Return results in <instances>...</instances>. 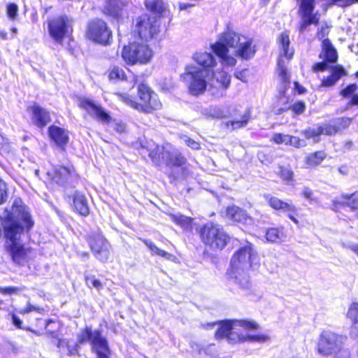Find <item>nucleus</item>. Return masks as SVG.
<instances>
[{"instance_id":"f257e3e1","label":"nucleus","mask_w":358,"mask_h":358,"mask_svg":"<svg viewBox=\"0 0 358 358\" xmlns=\"http://www.w3.org/2000/svg\"><path fill=\"white\" fill-rule=\"evenodd\" d=\"M19 203L20 201H15L11 211L6 210L1 220L7 239L6 250L15 264L24 266L34 257V252L24 248L20 237L24 229L29 230L32 227L34 222L26 208Z\"/></svg>"},{"instance_id":"f03ea898","label":"nucleus","mask_w":358,"mask_h":358,"mask_svg":"<svg viewBox=\"0 0 358 358\" xmlns=\"http://www.w3.org/2000/svg\"><path fill=\"white\" fill-rule=\"evenodd\" d=\"M210 47L225 67H233L237 62L236 57L229 55V49L234 50L235 56L245 60L253 57L256 52L252 38L236 33L229 27L220 34L217 41Z\"/></svg>"},{"instance_id":"7ed1b4c3","label":"nucleus","mask_w":358,"mask_h":358,"mask_svg":"<svg viewBox=\"0 0 358 358\" xmlns=\"http://www.w3.org/2000/svg\"><path fill=\"white\" fill-rule=\"evenodd\" d=\"M219 325L215 337L218 339L226 338L230 343L245 342L265 343L269 341V336L265 334H252V330H257L259 326L255 321L248 320H226L219 323L207 324L205 329Z\"/></svg>"},{"instance_id":"20e7f679","label":"nucleus","mask_w":358,"mask_h":358,"mask_svg":"<svg viewBox=\"0 0 358 358\" xmlns=\"http://www.w3.org/2000/svg\"><path fill=\"white\" fill-rule=\"evenodd\" d=\"M183 80L188 85L191 94L197 96L203 94L209 86V90L222 87L227 90L230 85V76L224 71H214L194 66H187L182 75ZM213 94L215 92L212 91Z\"/></svg>"},{"instance_id":"39448f33","label":"nucleus","mask_w":358,"mask_h":358,"mask_svg":"<svg viewBox=\"0 0 358 358\" xmlns=\"http://www.w3.org/2000/svg\"><path fill=\"white\" fill-rule=\"evenodd\" d=\"M258 260V255L251 243L241 246L231 257L227 275L230 280L242 288L249 287V271L252 264Z\"/></svg>"},{"instance_id":"423d86ee","label":"nucleus","mask_w":358,"mask_h":358,"mask_svg":"<svg viewBox=\"0 0 358 358\" xmlns=\"http://www.w3.org/2000/svg\"><path fill=\"white\" fill-rule=\"evenodd\" d=\"M120 101L136 110L150 113L153 110H159L162 103L158 96L148 85L141 84L138 87V96L140 103H137L127 94H116Z\"/></svg>"},{"instance_id":"0eeeda50","label":"nucleus","mask_w":358,"mask_h":358,"mask_svg":"<svg viewBox=\"0 0 358 358\" xmlns=\"http://www.w3.org/2000/svg\"><path fill=\"white\" fill-rule=\"evenodd\" d=\"M203 243L212 250H222L227 244L229 237L219 225L209 222L200 229Z\"/></svg>"},{"instance_id":"6e6552de","label":"nucleus","mask_w":358,"mask_h":358,"mask_svg":"<svg viewBox=\"0 0 358 358\" xmlns=\"http://www.w3.org/2000/svg\"><path fill=\"white\" fill-rule=\"evenodd\" d=\"M153 55L152 50L145 43H133L124 46L122 51L123 60L130 65L148 64Z\"/></svg>"},{"instance_id":"1a4fd4ad","label":"nucleus","mask_w":358,"mask_h":358,"mask_svg":"<svg viewBox=\"0 0 358 358\" xmlns=\"http://www.w3.org/2000/svg\"><path fill=\"white\" fill-rule=\"evenodd\" d=\"M345 338L329 330H324L319 336L316 350L322 356H329L343 347Z\"/></svg>"},{"instance_id":"9d476101","label":"nucleus","mask_w":358,"mask_h":358,"mask_svg":"<svg viewBox=\"0 0 358 358\" xmlns=\"http://www.w3.org/2000/svg\"><path fill=\"white\" fill-rule=\"evenodd\" d=\"M48 31L55 43L62 45L72 32V20L63 15L54 17L48 22Z\"/></svg>"},{"instance_id":"9b49d317","label":"nucleus","mask_w":358,"mask_h":358,"mask_svg":"<svg viewBox=\"0 0 358 358\" xmlns=\"http://www.w3.org/2000/svg\"><path fill=\"white\" fill-rule=\"evenodd\" d=\"M280 48V58L278 63L277 74L283 84H289V75L287 73L283 57L290 59L294 55V50L289 48L290 41L289 35L283 32L278 38Z\"/></svg>"},{"instance_id":"f8f14e48","label":"nucleus","mask_w":358,"mask_h":358,"mask_svg":"<svg viewBox=\"0 0 358 358\" xmlns=\"http://www.w3.org/2000/svg\"><path fill=\"white\" fill-rule=\"evenodd\" d=\"M149 155L155 163L160 162L161 159L171 166H180L185 163V158L177 152L173 151L169 144L162 147L156 146L155 150L150 151Z\"/></svg>"},{"instance_id":"ddd939ff","label":"nucleus","mask_w":358,"mask_h":358,"mask_svg":"<svg viewBox=\"0 0 358 358\" xmlns=\"http://www.w3.org/2000/svg\"><path fill=\"white\" fill-rule=\"evenodd\" d=\"M159 25L157 20L148 14L139 16L135 23V31L145 40L151 39L157 34Z\"/></svg>"},{"instance_id":"4468645a","label":"nucleus","mask_w":358,"mask_h":358,"mask_svg":"<svg viewBox=\"0 0 358 358\" xmlns=\"http://www.w3.org/2000/svg\"><path fill=\"white\" fill-rule=\"evenodd\" d=\"M87 36L94 42L106 44L112 36V31L103 20L95 19L89 23Z\"/></svg>"},{"instance_id":"2eb2a0df","label":"nucleus","mask_w":358,"mask_h":358,"mask_svg":"<svg viewBox=\"0 0 358 358\" xmlns=\"http://www.w3.org/2000/svg\"><path fill=\"white\" fill-rule=\"evenodd\" d=\"M300 1L299 12L301 23L300 33L304 32L311 24H317L320 20V15L313 13L315 8V0H299Z\"/></svg>"},{"instance_id":"dca6fc26","label":"nucleus","mask_w":358,"mask_h":358,"mask_svg":"<svg viewBox=\"0 0 358 358\" xmlns=\"http://www.w3.org/2000/svg\"><path fill=\"white\" fill-rule=\"evenodd\" d=\"M89 243L96 258L101 262H106L109 258V245L100 234L90 237Z\"/></svg>"},{"instance_id":"f3484780","label":"nucleus","mask_w":358,"mask_h":358,"mask_svg":"<svg viewBox=\"0 0 358 358\" xmlns=\"http://www.w3.org/2000/svg\"><path fill=\"white\" fill-rule=\"evenodd\" d=\"M79 106L80 108L85 110L90 115L95 117L103 124H108L112 120L110 115L106 113L102 107L95 104L91 100L86 99H81Z\"/></svg>"},{"instance_id":"a211bd4d","label":"nucleus","mask_w":358,"mask_h":358,"mask_svg":"<svg viewBox=\"0 0 358 358\" xmlns=\"http://www.w3.org/2000/svg\"><path fill=\"white\" fill-rule=\"evenodd\" d=\"M127 6L128 3L122 0H106L103 11L107 15L119 19L127 14Z\"/></svg>"},{"instance_id":"6ab92c4d","label":"nucleus","mask_w":358,"mask_h":358,"mask_svg":"<svg viewBox=\"0 0 358 358\" xmlns=\"http://www.w3.org/2000/svg\"><path fill=\"white\" fill-rule=\"evenodd\" d=\"M342 206L349 207L352 212L358 215V194H342L333 200L334 210H338Z\"/></svg>"},{"instance_id":"aec40b11","label":"nucleus","mask_w":358,"mask_h":358,"mask_svg":"<svg viewBox=\"0 0 358 358\" xmlns=\"http://www.w3.org/2000/svg\"><path fill=\"white\" fill-rule=\"evenodd\" d=\"M92 350L97 358H110V350L106 339L101 336L99 331L95 330V335L92 343Z\"/></svg>"},{"instance_id":"412c9836","label":"nucleus","mask_w":358,"mask_h":358,"mask_svg":"<svg viewBox=\"0 0 358 358\" xmlns=\"http://www.w3.org/2000/svg\"><path fill=\"white\" fill-rule=\"evenodd\" d=\"M33 123L38 127H44L51 120L49 113L43 108L38 105H34L29 108Z\"/></svg>"},{"instance_id":"4be33fe9","label":"nucleus","mask_w":358,"mask_h":358,"mask_svg":"<svg viewBox=\"0 0 358 358\" xmlns=\"http://www.w3.org/2000/svg\"><path fill=\"white\" fill-rule=\"evenodd\" d=\"M71 174V169L60 166L54 167L52 171H48L47 172V175L49 176L50 180L61 185L66 182Z\"/></svg>"},{"instance_id":"5701e85b","label":"nucleus","mask_w":358,"mask_h":358,"mask_svg":"<svg viewBox=\"0 0 358 358\" xmlns=\"http://www.w3.org/2000/svg\"><path fill=\"white\" fill-rule=\"evenodd\" d=\"M227 217L239 223L245 224L252 223V218L247 215L244 210L237 206L228 207L227 208Z\"/></svg>"},{"instance_id":"b1692460","label":"nucleus","mask_w":358,"mask_h":358,"mask_svg":"<svg viewBox=\"0 0 358 358\" xmlns=\"http://www.w3.org/2000/svg\"><path fill=\"white\" fill-rule=\"evenodd\" d=\"M48 132L50 138L57 145L62 146L68 142L69 136L65 129L57 126L52 125L49 127Z\"/></svg>"},{"instance_id":"393cba45","label":"nucleus","mask_w":358,"mask_h":358,"mask_svg":"<svg viewBox=\"0 0 358 358\" xmlns=\"http://www.w3.org/2000/svg\"><path fill=\"white\" fill-rule=\"evenodd\" d=\"M347 317L351 321L350 334L358 338V303H352L347 312Z\"/></svg>"},{"instance_id":"a878e982","label":"nucleus","mask_w":358,"mask_h":358,"mask_svg":"<svg viewBox=\"0 0 358 358\" xmlns=\"http://www.w3.org/2000/svg\"><path fill=\"white\" fill-rule=\"evenodd\" d=\"M264 198L268 201L269 206L275 210H282V212L294 211V206L290 203L285 202L277 197L270 195H264Z\"/></svg>"},{"instance_id":"bb28decb","label":"nucleus","mask_w":358,"mask_h":358,"mask_svg":"<svg viewBox=\"0 0 358 358\" xmlns=\"http://www.w3.org/2000/svg\"><path fill=\"white\" fill-rule=\"evenodd\" d=\"M73 204L80 215L86 216L90 213V209L85 196L80 192H76L73 195Z\"/></svg>"},{"instance_id":"cd10ccee","label":"nucleus","mask_w":358,"mask_h":358,"mask_svg":"<svg viewBox=\"0 0 358 358\" xmlns=\"http://www.w3.org/2000/svg\"><path fill=\"white\" fill-rule=\"evenodd\" d=\"M145 6L148 10L160 17L166 16L169 13L162 0H145Z\"/></svg>"},{"instance_id":"c85d7f7f","label":"nucleus","mask_w":358,"mask_h":358,"mask_svg":"<svg viewBox=\"0 0 358 358\" xmlns=\"http://www.w3.org/2000/svg\"><path fill=\"white\" fill-rule=\"evenodd\" d=\"M194 60L203 69H210L215 65V60L213 56L206 52H196L193 56Z\"/></svg>"},{"instance_id":"c756f323","label":"nucleus","mask_w":358,"mask_h":358,"mask_svg":"<svg viewBox=\"0 0 358 358\" xmlns=\"http://www.w3.org/2000/svg\"><path fill=\"white\" fill-rule=\"evenodd\" d=\"M320 57L324 58L329 62L333 63L336 62L337 60V52L328 39H324L322 41V51Z\"/></svg>"},{"instance_id":"7c9ffc66","label":"nucleus","mask_w":358,"mask_h":358,"mask_svg":"<svg viewBox=\"0 0 358 358\" xmlns=\"http://www.w3.org/2000/svg\"><path fill=\"white\" fill-rule=\"evenodd\" d=\"M345 74V69L342 66H336L332 68L331 75L322 80V85L324 87L333 86Z\"/></svg>"},{"instance_id":"2f4dec72","label":"nucleus","mask_w":358,"mask_h":358,"mask_svg":"<svg viewBox=\"0 0 358 358\" xmlns=\"http://www.w3.org/2000/svg\"><path fill=\"white\" fill-rule=\"evenodd\" d=\"M265 238L270 243H281L285 240L286 235L282 228H270L266 231Z\"/></svg>"},{"instance_id":"473e14b6","label":"nucleus","mask_w":358,"mask_h":358,"mask_svg":"<svg viewBox=\"0 0 358 358\" xmlns=\"http://www.w3.org/2000/svg\"><path fill=\"white\" fill-rule=\"evenodd\" d=\"M327 155L323 151H317L310 154L306 157V166L312 168L318 166L326 158Z\"/></svg>"},{"instance_id":"72a5a7b5","label":"nucleus","mask_w":358,"mask_h":358,"mask_svg":"<svg viewBox=\"0 0 358 358\" xmlns=\"http://www.w3.org/2000/svg\"><path fill=\"white\" fill-rule=\"evenodd\" d=\"M143 242L149 248V249L150 250L153 255L160 256L164 258L165 259L170 260L172 262H175V260L176 259V257L173 255L169 253L165 250L159 249L150 241L144 240Z\"/></svg>"},{"instance_id":"f704fd0d","label":"nucleus","mask_w":358,"mask_h":358,"mask_svg":"<svg viewBox=\"0 0 358 358\" xmlns=\"http://www.w3.org/2000/svg\"><path fill=\"white\" fill-rule=\"evenodd\" d=\"M171 220L185 230L192 229V219L180 214H171Z\"/></svg>"},{"instance_id":"c9c22d12","label":"nucleus","mask_w":358,"mask_h":358,"mask_svg":"<svg viewBox=\"0 0 358 358\" xmlns=\"http://www.w3.org/2000/svg\"><path fill=\"white\" fill-rule=\"evenodd\" d=\"M280 95L278 100L277 104L274 108L275 113L276 114H280L283 113L285 110L290 108V105H289V99L286 96L285 92H280Z\"/></svg>"},{"instance_id":"e433bc0d","label":"nucleus","mask_w":358,"mask_h":358,"mask_svg":"<svg viewBox=\"0 0 358 358\" xmlns=\"http://www.w3.org/2000/svg\"><path fill=\"white\" fill-rule=\"evenodd\" d=\"M249 115L244 114L239 118H236L227 122V127H231L232 129H236L245 127L249 120Z\"/></svg>"},{"instance_id":"4c0bfd02","label":"nucleus","mask_w":358,"mask_h":358,"mask_svg":"<svg viewBox=\"0 0 358 358\" xmlns=\"http://www.w3.org/2000/svg\"><path fill=\"white\" fill-rule=\"evenodd\" d=\"M95 331H92L89 327H86L82 330L78 336V343L79 344H83L87 341L90 342L92 344L93 341V337H94Z\"/></svg>"},{"instance_id":"58836bf2","label":"nucleus","mask_w":358,"mask_h":358,"mask_svg":"<svg viewBox=\"0 0 358 358\" xmlns=\"http://www.w3.org/2000/svg\"><path fill=\"white\" fill-rule=\"evenodd\" d=\"M108 78L111 81L124 80L126 79V74L122 69L114 66L108 71Z\"/></svg>"},{"instance_id":"ea45409f","label":"nucleus","mask_w":358,"mask_h":358,"mask_svg":"<svg viewBox=\"0 0 358 358\" xmlns=\"http://www.w3.org/2000/svg\"><path fill=\"white\" fill-rule=\"evenodd\" d=\"M60 329V323L58 321L49 320L47 321L45 329L47 333L52 338H57V332Z\"/></svg>"},{"instance_id":"a19ab883","label":"nucleus","mask_w":358,"mask_h":358,"mask_svg":"<svg viewBox=\"0 0 358 358\" xmlns=\"http://www.w3.org/2000/svg\"><path fill=\"white\" fill-rule=\"evenodd\" d=\"M289 134L275 133L273 135L271 141L273 142L277 145H289Z\"/></svg>"},{"instance_id":"79ce46f5","label":"nucleus","mask_w":358,"mask_h":358,"mask_svg":"<svg viewBox=\"0 0 358 358\" xmlns=\"http://www.w3.org/2000/svg\"><path fill=\"white\" fill-rule=\"evenodd\" d=\"M321 129H320V127H318L316 128H309L306 129L302 132V134L306 138H313L315 142H318V136L321 135Z\"/></svg>"},{"instance_id":"37998d69","label":"nucleus","mask_w":358,"mask_h":358,"mask_svg":"<svg viewBox=\"0 0 358 358\" xmlns=\"http://www.w3.org/2000/svg\"><path fill=\"white\" fill-rule=\"evenodd\" d=\"M23 290L24 288L22 287L10 286L0 288V293L3 295L11 296L18 294Z\"/></svg>"},{"instance_id":"c03bdc74","label":"nucleus","mask_w":358,"mask_h":358,"mask_svg":"<svg viewBox=\"0 0 358 358\" xmlns=\"http://www.w3.org/2000/svg\"><path fill=\"white\" fill-rule=\"evenodd\" d=\"M289 145L295 148H300L306 146V142L297 136L289 135Z\"/></svg>"},{"instance_id":"a18cd8bd","label":"nucleus","mask_w":358,"mask_h":358,"mask_svg":"<svg viewBox=\"0 0 358 358\" xmlns=\"http://www.w3.org/2000/svg\"><path fill=\"white\" fill-rule=\"evenodd\" d=\"M280 175L282 179L286 181L288 184L293 180V171L291 169L281 168Z\"/></svg>"},{"instance_id":"49530a36","label":"nucleus","mask_w":358,"mask_h":358,"mask_svg":"<svg viewBox=\"0 0 358 358\" xmlns=\"http://www.w3.org/2000/svg\"><path fill=\"white\" fill-rule=\"evenodd\" d=\"M8 199V188L6 182L0 179V204L6 202Z\"/></svg>"},{"instance_id":"de8ad7c7","label":"nucleus","mask_w":358,"mask_h":358,"mask_svg":"<svg viewBox=\"0 0 358 358\" xmlns=\"http://www.w3.org/2000/svg\"><path fill=\"white\" fill-rule=\"evenodd\" d=\"M18 12V7L15 3H10L7 6V15L8 17L13 20H15Z\"/></svg>"},{"instance_id":"09e8293b","label":"nucleus","mask_w":358,"mask_h":358,"mask_svg":"<svg viewBox=\"0 0 358 358\" xmlns=\"http://www.w3.org/2000/svg\"><path fill=\"white\" fill-rule=\"evenodd\" d=\"M320 129H321V135H328L331 136L335 134L337 132V129L334 126H331L330 124H324L323 126L319 127Z\"/></svg>"},{"instance_id":"8fccbe9b","label":"nucleus","mask_w":358,"mask_h":358,"mask_svg":"<svg viewBox=\"0 0 358 358\" xmlns=\"http://www.w3.org/2000/svg\"><path fill=\"white\" fill-rule=\"evenodd\" d=\"M357 90V85L356 84H352L346 87L345 89H343L341 92V94L345 97L347 98L350 96V95L353 94L355 91Z\"/></svg>"},{"instance_id":"3c124183","label":"nucleus","mask_w":358,"mask_h":358,"mask_svg":"<svg viewBox=\"0 0 358 358\" xmlns=\"http://www.w3.org/2000/svg\"><path fill=\"white\" fill-rule=\"evenodd\" d=\"M85 280H86L87 285L89 287H93L97 289H100L103 287L101 281L94 278L86 277Z\"/></svg>"},{"instance_id":"603ef678","label":"nucleus","mask_w":358,"mask_h":358,"mask_svg":"<svg viewBox=\"0 0 358 358\" xmlns=\"http://www.w3.org/2000/svg\"><path fill=\"white\" fill-rule=\"evenodd\" d=\"M290 108L296 114H301L305 110V103L302 101H299L290 106Z\"/></svg>"},{"instance_id":"864d4df0","label":"nucleus","mask_w":358,"mask_h":358,"mask_svg":"<svg viewBox=\"0 0 358 358\" xmlns=\"http://www.w3.org/2000/svg\"><path fill=\"white\" fill-rule=\"evenodd\" d=\"M34 310H36V311H38L39 310V308H37V307H35L34 306L30 304L29 303H27V306L26 308H21L18 310V313H20V314H27L31 311H34Z\"/></svg>"},{"instance_id":"5fc2aeb1","label":"nucleus","mask_w":358,"mask_h":358,"mask_svg":"<svg viewBox=\"0 0 358 358\" xmlns=\"http://www.w3.org/2000/svg\"><path fill=\"white\" fill-rule=\"evenodd\" d=\"M331 1L342 7L350 6L352 3L357 2V0H331Z\"/></svg>"},{"instance_id":"6e6d98bb","label":"nucleus","mask_w":358,"mask_h":358,"mask_svg":"<svg viewBox=\"0 0 358 358\" xmlns=\"http://www.w3.org/2000/svg\"><path fill=\"white\" fill-rule=\"evenodd\" d=\"M185 143L189 147L192 148V149L198 150L200 148V145L198 142H196L189 138H187L185 139Z\"/></svg>"},{"instance_id":"4d7b16f0","label":"nucleus","mask_w":358,"mask_h":358,"mask_svg":"<svg viewBox=\"0 0 358 358\" xmlns=\"http://www.w3.org/2000/svg\"><path fill=\"white\" fill-rule=\"evenodd\" d=\"M115 129L119 133H123L126 131L127 127L122 122H117L115 124Z\"/></svg>"},{"instance_id":"13d9d810","label":"nucleus","mask_w":358,"mask_h":358,"mask_svg":"<svg viewBox=\"0 0 358 358\" xmlns=\"http://www.w3.org/2000/svg\"><path fill=\"white\" fill-rule=\"evenodd\" d=\"M326 68H327V64L324 62L317 63V64H314L312 67V69L314 71H323L324 70L326 69Z\"/></svg>"},{"instance_id":"bf43d9fd","label":"nucleus","mask_w":358,"mask_h":358,"mask_svg":"<svg viewBox=\"0 0 358 358\" xmlns=\"http://www.w3.org/2000/svg\"><path fill=\"white\" fill-rule=\"evenodd\" d=\"M328 34V27L327 25L322 26L317 33L318 38L322 39L324 38Z\"/></svg>"},{"instance_id":"052dcab7","label":"nucleus","mask_w":358,"mask_h":358,"mask_svg":"<svg viewBox=\"0 0 358 358\" xmlns=\"http://www.w3.org/2000/svg\"><path fill=\"white\" fill-rule=\"evenodd\" d=\"M303 196L306 199L311 200L313 198V192L309 188H305L303 190Z\"/></svg>"},{"instance_id":"680f3d73","label":"nucleus","mask_w":358,"mask_h":358,"mask_svg":"<svg viewBox=\"0 0 358 358\" xmlns=\"http://www.w3.org/2000/svg\"><path fill=\"white\" fill-rule=\"evenodd\" d=\"M294 90L297 92L299 94H303L306 92L305 88L300 85L297 82L294 83Z\"/></svg>"},{"instance_id":"e2e57ef3","label":"nucleus","mask_w":358,"mask_h":358,"mask_svg":"<svg viewBox=\"0 0 358 358\" xmlns=\"http://www.w3.org/2000/svg\"><path fill=\"white\" fill-rule=\"evenodd\" d=\"M190 346H191V348H192L194 351L197 352V353H198L199 355L201 354V348L200 345H199V344H198V343H196L192 342V343H190Z\"/></svg>"},{"instance_id":"0e129e2a","label":"nucleus","mask_w":358,"mask_h":358,"mask_svg":"<svg viewBox=\"0 0 358 358\" xmlns=\"http://www.w3.org/2000/svg\"><path fill=\"white\" fill-rule=\"evenodd\" d=\"M13 322L15 326H16L17 328H22V321L20 320L18 317H17L15 315H12Z\"/></svg>"},{"instance_id":"69168bd1","label":"nucleus","mask_w":358,"mask_h":358,"mask_svg":"<svg viewBox=\"0 0 358 358\" xmlns=\"http://www.w3.org/2000/svg\"><path fill=\"white\" fill-rule=\"evenodd\" d=\"M69 342L66 339H59L57 347L59 348H62L64 347H68Z\"/></svg>"},{"instance_id":"338daca9","label":"nucleus","mask_w":358,"mask_h":358,"mask_svg":"<svg viewBox=\"0 0 358 358\" xmlns=\"http://www.w3.org/2000/svg\"><path fill=\"white\" fill-rule=\"evenodd\" d=\"M349 103L352 106H358V94H353Z\"/></svg>"},{"instance_id":"774afa93","label":"nucleus","mask_w":358,"mask_h":358,"mask_svg":"<svg viewBox=\"0 0 358 358\" xmlns=\"http://www.w3.org/2000/svg\"><path fill=\"white\" fill-rule=\"evenodd\" d=\"M348 248L358 255V244H350Z\"/></svg>"}]
</instances>
